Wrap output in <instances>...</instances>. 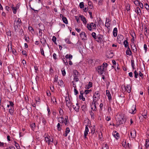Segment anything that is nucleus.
Wrapping results in <instances>:
<instances>
[{
    "label": "nucleus",
    "instance_id": "20e7f679",
    "mask_svg": "<svg viewBox=\"0 0 149 149\" xmlns=\"http://www.w3.org/2000/svg\"><path fill=\"white\" fill-rule=\"evenodd\" d=\"M80 36L82 40L85 41L87 40V36L85 32H81L80 34Z\"/></svg>",
    "mask_w": 149,
    "mask_h": 149
},
{
    "label": "nucleus",
    "instance_id": "e2e57ef3",
    "mask_svg": "<svg viewBox=\"0 0 149 149\" xmlns=\"http://www.w3.org/2000/svg\"><path fill=\"white\" fill-rule=\"evenodd\" d=\"M143 47H144V49L145 50V52H147V45L146 44H145L144 45Z\"/></svg>",
    "mask_w": 149,
    "mask_h": 149
},
{
    "label": "nucleus",
    "instance_id": "6e6552de",
    "mask_svg": "<svg viewBox=\"0 0 149 149\" xmlns=\"http://www.w3.org/2000/svg\"><path fill=\"white\" fill-rule=\"evenodd\" d=\"M96 99H94L93 100V102H92V104L91 105V109L93 111H96V106L95 104V103H96L97 100Z\"/></svg>",
    "mask_w": 149,
    "mask_h": 149
},
{
    "label": "nucleus",
    "instance_id": "c9c22d12",
    "mask_svg": "<svg viewBox=\"0 0 149 149\" xmlns=\"http://www.w3.org/2000/svg\"><path fill=\"white\" fill-rule=\"evenodd\" d=\"M62 19L63 20V22L65 24H68V20L67 19V18L66 17H64Z\"/></svg>",
    "mask_w": 149,
    "mask_h": 149
},
{
    "label": "nucleus",
    "instance_id": "58836bf2",
    "mask_svg": "<svg viewBox=\"0 0 149 149\" xmlns=\"http://www.w3.org/2000/svg\"><path fill=\"white\" fill-rule=\"evenodd\" d=\"M74 105L73 106V108H74V110L77 112H78L79 111V106H78V107H74Z\"/></svg>",
    "mask_w": 149,
    "mask_h": 149
},
{
    "label": "nucleus",
    "instance_id": "09e8293b",
    "mask_svg": "<svg viewBox=\"0 0 149 149\" xmlns=\"http://www.w3.org/2000/svg\"><path fill=\"white\" fill-rule=\"evenodd\" d=\"M134 77L136 78H137L138 77V76L139 75V74L138 72H137L136 70H135L134 72Z\"/></svg>",
    "mask_w": 149,
    "mask_h": 149
},
{
    "label": "nucleus",
    "instance_id": "a19ab883",
    "mask_svg": "<svg viewBox=\"0 0 149 149\" xmlns=\"http://www.w3.org/2000/svg\"><path fill=\"white\" fill-rule=\"evenodd\" d=\"M130 35L133 38H134V37L136 36V35L134 31H131Z\"/></svg>",
    "mask_w": 149,
    "mask_h": 149
},
{
    "label": "nucleus",
    "instance_id": "473e14b6",
    "mask_svg": "<svg viewBox=\"0 0 149 149\" xmlns=\"http://www.w3.org/2000/svg\"><path fill=\"white\" fill-rule=\"evenodd\" d=\"M65 122L64 121L63 123H64L66 125L67 124L69 123L68 116H66L65 117Z\"/></svg>",
    "mask_w": 149,
    "mask_h": 149
},
{
    "label": "nucleus",
    "instance_id": "c03bdc74",
    "mask_svg": "<svg viewBox=\"0 0 149 149\" xmlns=\"http://www.w3.org/2000/svg\"><path fill=\"white\" fill-rule=\"evenodd\" d=\"M65 41L66 43L68 44H70L72 43L69 38L65 39Z\"/></svg>",
    "mask_w": 149,
    "mask_h": 149
},
{
    "label": "nucleus",
    "instance_id": "c85d7f7f",
    "mask_svg": "<svg viewBox=\"0 0 149 149\" xmlns=\"http://www.w3.org/2000/svg\"><path fill=\"white\" fill-rule=\"evenodd\" d=\"M64 119L62 117L59 118L58 119V122L61 123H63L64 121Z\"/></svg>",
    "mask_w": 149,
    "mask_h": 149
},
{
    "label": "nucleus",
    "instance_id": "37998d69",
    "mask_svg": "<svg viewBox=\"0 0 149 149\" xmlns=\"http://www.w3.org/2000/svg\"><path fill=\"white\" fill-rule=\"evenodd\" d=\"M144 30L145 31L144 32V34L146 36H147L148 35V33H147V29L146 27V28H144Z\"/></svg>",
    "mask_w": 149,
    "mask_h": 149
},
{
    "label": "nucleus",
    "instance_id": "ddd939ff",
    "mask_svg": "<svg viewBox=\"0 0 149 149\" xmlns=\"http://www.w3.org/2000/svg\"><path fill=\"white\" fill-rule=\"evenodd\" d=\"M136 9L137 12L136 11L135 12L136 13L137 15L140 17L142 14L140 8L139 7H137L136 8Z\"/></svg>",
    "mask_w": 149,
    "mask_h": 149
},
{
    "label": "nucleus",
    "instance_id": "0e129e2a",
    "mask_svg": "<svg viewBox=\"0 0 149 149\" xmlns=\"http://www.w3.org/2000/svg\"><path fill=\"white\" fill-rule=\"evenodd\" d=\"M40 51L42 55H43L44 56H45V55L44 53V52L43 48H40Z\"/></svg>",
    "mask_w": 149,
    "mask_h": 149
},
{
    "label": "nucleus",
    "instance_id": "8fccbe9b",
    "mask_svg": "<svg viewBox=\"0 0 149 149\" xmlns=\"http://www.w3.org/2000/svg\"><path fill=\"white\" fill-rule=\"evenodd\" d=\"M93 38L95 39H96V33L95 32H93L91 34Z\"/></svg>",
    "mask_w": 149,
    "mask_h": 149
},
{
    "label": "nucleus",
    "instance_id": "052dcab7",
    "mask_svg": "<svg viewBox=\"0 0 149 149\" xmlns=\"http://www.w3.org/2000/svg\"><path fill=\"white\" fill-rule=\"evenodd\" d=\"M139 74L140 76L143 79L144 77V76L143 74L141 71H139Z\"/></svg>",
    "mask_w": 149,
    "mask_h": 149
},
{
    "label": "nucleus",
    "instance_id": "4c0bfd02",
    "mask_svg": "<svg viewBox=\"0 0 149 149\" xmlns=\"http://www.w3.org/2000/svg\"><path fill=\"white\" fill-rule=\"evenodd\" d=\"M63 81L61 80H59V81L58 82V84L61 86H62L63 85Z\"/></svg>",
    "mask_w": 149,
    "mask_h": 149
},
{
    "label": "nucleus",
    "instance_id": "412c9836",
    "mask_svg": "<svg viewBox=\"0 0 149 149\" xmlns=\"http://www.w3.org/2000/svg\"><path fill=\"white\" fill-rule=\"evenodd\" d=\"M72 82L73 84V86L74 88V94H75V95H76L78 94V91L77 90V89L76 86V85H75V86H74V81H72Z\"/></svg>",
    "mask_w": 149,
    "mask_h": 149
},
{
    "label": "nucleus",
    "instance_id": "4be33fe9",
    "mask_svg": "<svg viewBox=\"0 0 149 149\" xmlns=\"http://www.w3.org/2000/svg\"><path fill=\"white\" fill-rule=\"evenodd\" d=\"M79 17H81V19L82 21L84 24H86L87 22L85 17L83 15H80Z\"/></svg>",
    "mask_w": 149,
    "mask_h": 149
},
{
    "label": "nucleus",
    "instance_id": "aec40b11",
    "mask_svg": "<svg viewBox=\"0 0 149 149\" xmlns=\"http://www.w3.org/2000/svg\"><path fill=\"white\" fill-rule=\"evenodd\" d=\"M124 88L125 90L128 93H130L131 92V88L130 86L127 85L126 86H124Z\"/></svg>",
    "mask_w": 149,
    "mask_h": 149
},
{
    "label": "nucleus",
    "instance_id": "49530a36",
    "mask_svg": "<svg viewBox=\"0 0 149 149\" xmlns=\"http://www.w3.org/2000/svg\"><path fill=\"white\" fill-rule=\"evenodd\" d=\"M79 6L81 8L84 7V3L83 2H80L79 4Z\"/></svg>",
    "mask_w": 149,
    "mask_h": 149
},
{
    "label": "nucleus",
    "instance_id": "9b49d317",
    "mask_svg": "<svg viewBox=\"0 0 149 149\" xmlns=\"http://www.w3.org/2000/svg\"><path fill=\"white\" fill-rule=\"evenodd\" d=\"M130 135L132 138H134L136 137V132L135 130H132L130 132Z\"/></svg>",
    "mask_w": 149,
    "mask_h": 149
},
{
    "label": "nucleus",
    "instance_id": "39448f33",
    "mask_svg": "<svg viewBox=\"0 0 149 149\" xmlns=\"http://www.w3.org/2000/svg\"><path fill=\"white\" fill-rule=\"evenodd\" d=\"M97 69L98 70V72L100 74H103L104 68L102 65L98 66Z\"/></svg>",
    "mask_w": 149,
    "mask_h": 149
},
{
    "label": "nucleus",
    "instance_id": "a211bd4d",
    "mask_svg": "<svg viewBox=\"0 0 149 149\" xmlns=\"http://www.w3.org/2000/svg\"><path fill=\"white\" fill-rule=\"evenodd\" d=\"M117 29L116 27H115L113 29V35L114 37H116L117 35Z\"/></svg>",
    "mask_w": 149,
    "mask_h": 149
},
{
    "label": "nucleus",
    "instance_id": "6ab92c4d",
    "mask_svg": "<svg viewBox=\"0 0 149 149\" xmlns=\"http://www.w3.org/2000/svg\"><path fill=\"white\" fill-rule=\"evenodd\" d=\"M106 95L108 97L109 100H111V96L110 93L108 90L106 91Z\"/></svg>",
    "mask_w": 149,
    "mask_h": 149
},
{
    "label": "nucleus",
    "instance_id": "9d476101",
    "mask_svg": "<svg viewBox=\"0 0 149 149\" xmlns=\"http://www.w3.org/2000/svg\"><path fill=\"white\" fill-rule=\"evenodd\" d=\"M89 132L88 128V126L87 125L85 127V130L84 132V136L85 138H87V136L88 134V132Z\"/></svg>",
    "mask_w": 149,
    "mask_h": 149
},
{
    "label": "nucleus",
    "instance_id": "1a4fd4ad",
    "mask_svg": "<svg viewBox=\"0 0 149 149\" xmlns=\"http://www.w3.org/2000/svg\"><path fill=\"white\" fill-rule=\"evenodd\" d=\"M103 38V36L102 35L99 34L96 36V39H95L98 42H101L102 40V39Z\"/></svg>",
    "mask_w": 149,
    "mask_h": 149
},
{
    "label": "nucleus",
    "instance_id": "69168bd1",
    "mask_svg": "<svg viewBox=\"0 0 149 149\" xmlns=\"http://www.w3.org/2000/svg\"><path fill=\"white\" fill-rule=\"evenodd\" d=\"M42 122L43 123L44 125H45L46 123V121L45 119L43 118H42Z\"/></svg>",
    "mask_w": 149,
    "mask_h": 149
},
{
    "label": "nucleus",
    "instance_id": "a878e982",
    "mask_svg": "<svg viewBox=\"0 0 149 149\" xmlns=\"http://www.w3.org/2000/svg\"><path fill=\"white\" fill-rule=\"evenodd\" d=\"M82 110L83 111L85 112L87 110V106L86 104H85L84 105H82L81 107Z\"/></svg>",
    "mask_w": 149,
    "mask_h": 149
},
{
    "label": "nucleus",
    "instance_id": "f8f14e48",
    "mask_svg": "<svg viewBox=\"0 0 149 149\" xmlns=\"http://www.w3.org/2000/svg\"><path fill=\"white\" fill-rule=\"evenodd\" d=\"M111 20L109 19L106 18V22L105 24V26L107 28H109L110 27Z\"/></svg>",
    "mask_w": 149,
    "mask_h": 149
},
{
    "label": "nucleus",
    "instance_id": "bf43d9fd",
    "mask_svg": "<svg viewBox=\"0 0 149 149\" xmlns=\"http://www.w3.org/2000/svg\"><path fill=\"white\" fill-rule=\"evenodd\" d=\"M145 6L147 10H149V6L147 3H146L145 5Z\"/></svg>",
    "mask_w": 149,
    "mask_h": 149
},
{
    "label": "nucleus",
    "instance_id": "b1692460",
    "mask_svg": "<svg viewBox=\"0 0 149 149\" xmlns=\"http://www.w3.org/2000/svg\"><path fill=\"white\" fill-rule=\"evenodd\" d=\"M70 132V128L67 127L66 128L65 131V133L64 134V136L65 137L67 136L68 135V134Z\"/></svg>",
    "mask_w": 149,
    "mask_h": 149
},
{
    "label": "nucleus",
    "instance_id": "5fc2aeb1",
    "mask_svg": "<svg viewBox=\"0 0 149 149\" xmlns=\"http://www.w3.org/2000/svg\"><path fill=\"white\" fill-rule=\"evenodd\" d=\"M102 66L103 67V68H107L108 66V64H107L106 63H104L102 64Z\"/></svg>",
    "mask_w": 149,
    "mask_h": 149
},
{
    "label": "nucleus",
    "instance_id": "7c9ffc66",
    "mask_svg": "<svg viewBox=\"0 0 149 149\" xmlns=\"http://www.w3.org/2000/svg\"><path fill=\"white\" fill-rule=\"evenodd\" d=\"M123 44L124 45L125 47L127 48L128 46V43L127 40H125L123 42Z\"/></svg>",
    "mask_w": 149,
    "mask_h": 149
},
{
    "label": "nucleus",
    "instance_id": "393cba45",
    "mask_svg": "<svg viewBox=\"0 0 149 149\" xmlns=\"http://www.w3.org/2000/svg\"><path fill=\"white\" fill-rule=\"evenodd\" d=\"M93 23L91 22L90 24L89 25L88 24H87V27L89 31H91L92 30V28L91 26H93Z\"/></svg>",
    "mask_w": 149,
    "mask_h": 149
},
{
    "label": "nucleus",
    "instance_id": "0eeeda50",
    "mask_svg": "<svg viewBox=\"0 0 149 149\" xmlns=\"http://www.w3.org/2000/svg\"><path fill=\"white\" fill-rule=\"evenodd\" d=\"M136 111L135 105H133L129 110V112L133 114H134Z\"/></svg>",
    "mask_w": 149,
    "mask_h": 149
},
{
    "label": "nucleus",
    "instance_id": "f3484780",
    "mask_svg": "<svg viewBox=\"0 0 149 149\" xmlns=\"http://www.w3.org/2000/svg\"><path fill=\"white\" fill-rule=\"evenodd\" d=\"M126 54L129 56H131L132 54V52L129 47L127 48V49L126 52Z\"/></svg>",
    "mask_w": 149,
    "mask_h": 149
},
{
    "label": "nucleus",
    "instance_id": "5701e85b",
    "mask_svg": "<svg viewBox=\"0 0 149 149\" xmlns=\"http://www.w3.org/2000/svg\"><path fill=\"white\" fill-rule=\"evenodd\" d=\"M40 42L42 44L43 47H45L47 43L46 40L44 38L41 39Z\"/></svg>",
    "mask_w": 149,
    "mask_h": 149
},
{
    "label": "nucleus",
    "instance_id": "4468645a",
    "mask_svg": "<svg viewBox=\"0 0 149 149\" xmlns=\"http://www.w3.org/2000/svg\"><path fill=\"white\" fill-rule=\"evenodd\" d=\"M113 135L117 139H118L119 138V134L116 131H115L113 133Z\"/></svg>",
    "mask_w": 149,
    "mask_h": 149
},
{
    "label": "nucleus",
    "instance_id": "f704fd0d",
    "mask_svg": "<svg viewBox=\"0 0 149 149\" xmlns=\"http://www.w3.org/2000/svg\"><path fill=\"white\" fill-rule=\"evenodd\" d=\"M57 130L59 131H60L62 129L61 126L62 125H61L60 124L58 123L57 125Z\"/></svg>",
    "mask_w": 149,
    "mask_h": 149
},
{
    "label": "nucleus",
    "instance_id": "3c124183",
    "mask_svg": "<svg viewBox=\"0 0 149 149\" xmlns=\"http://www.w3.org/2000/svg\"><path fill=\"white\" fill-rule=\"evenodd\" d=\"M61 72L62 73V74L63 76H64L66 74V72L65 69L63 68L61 70Z\"/></svg>",
    "mask_w": 149,
    "mask_h": 149
},
{
    "label": "nucleus",
    "instance_id": "de8ad7c7",
    "mask_svg": "<svg viewBox=\"0 0 149 149\" xmlns=\"http://www.w3.org/2000/svg\"><path fill=\"white\" fill-rule=\"evenodd\" d=\"M108 146L107 144H105L103 145L102 149H108Z\"/></svg>",
    "mask_w": 149,
    "mask_h": 149
},
{
    "label": "nucleus",
    "instance_id": "7ed1b4c3",
    "mask_svg": "<svg viewBox=\"0 0 149 149\" xmlns=\"http://www.w3.org/2000/svg\"><path fill=\"white\" fill-rule=\"evenodd\" d=\"M45 140L47 142H48L49 145L51 142H53V138H51L49 135L47 134L45 136Z\"/></svg>",
    "mask_w": 149,
    "mask_h": 149
},
{
    "label": "nucleus",
    "instance_id": "13d9d810",
    "mask_svg": "<svg viewBox=\"0 0 149 149\" xmlns=\"http://www.w3.org/2000/svg\"><path fill=\"white\" fill-rule=\"evenodd\" d=\"M31 129L33 130L36 127L35 123H33L31 125Z\"/></svg>",
    "mask_w": 149,
    "mask_h": 149
},
{
    "label": "nucleus",
    "instance_id": "cd10ccee",
    "mask_svg": "<svg viewBox=\"0 0 149 149\" xmlns=\"http://www.w3.org/2000/svg\"><path fill=\"white\" fill-rule=\"evenodd\" d=\"M131 65L132 69L133 70H134L135 69V68L134 67L135 66V64H134V60H131Z\"/></svg>",
    "mask_w": 149,
    "mask_h": 149
},
{
    "label": "nucleus",
    "instance_id": "2f4dec72",
    "mask_svg": "<svg viewBox=\"0 0 149 149\" xmlns=\"http://www.w3.org/2000/svg\"><path fill=\"white\" fill-rule=\"evenodd\" d=\"M146 147L147 148H149V141L148 139H146L145 143Z\"/></svg>",
    "mask_w": 149,
    "mask_h": 149
},
{
    "label": "nucleus",
    "instance_id": "680f3d73",
    "mask_svg": "<svg viewBox=\"0 0 149 149\" xmlns=\"http://www.w3.org/2000/svg\"><path fill=\"white\" fill-rule=\"evenodd\" d=\"M9 102L10 103V106L13 108L14 104H13V102L11 101H9Z\"/></svg>",
    "mask_w": 149,
    "mask_h": 149
},
{
    "label": "nucleus",
    "instance_id": "bb28decb",
    "mask_svg": "<svg viewBox=\"0 0 149 149\" xmlns=\"http://www.w3.org/2000/svg\"><path fill=\"white\" fill-rule=\"evenodd\" d=\"M123 38L124 37L123 36L121 35H118L117 37L118 40L120 41L123 40Z\"/></svg>",
    "mask_w": 149,
    "mask_h": 149
},
{
    "label": "nucleus",
    "instance_id": "79ce46f5",
    "mask_svg": "<svg viewBox=\"0 0 149 149\" xmlns=\"http://www.w3.org/2000/svg\"><path fill=\"white\" fill-rule=\"evenodd\" d=\"M73 76H77V75L78 74L79 72L78 71H77V70H73Z\"/></svg>",
    "mask_w": 149,
    "mask_h": 149
},
{
    "label": "nucleus",
    "instance_id": "338daca9",
    "mask_svg": "<svg viewBox=\"0 0 149 149\" xmlns=\"http://www.w3.org/2000/svg\"><path fill=\"white\" fill-rule=\"evenodd\" d=\"M51 100L52 101H53V102L54 103V102H56V98L54 97H53V98H51Z\"/></svg>",
    "mask_w": 149,
    "mask_h": 149
},
{
    "label": "nucleus",
    "instance_id": "6e6d98bb",
    "mask_svg": "<svg viewBox=\"0 0 149 149\" xmlns=\"http://www.w3.org/2000/svg\"><path fill=\"white\" fill-rule=\"evenodd\" d=\"M74 81H75L76 82L78 81L79 80V79L78 78L77 76H74Z\"/></svg>",
    "mask_w": 149,
    "mask_h": 149
},
{
    "label": "nucleus",
    "instance_id": "dca6fc26",
    "mask_svg": "<svg viewBox=\"0 0 149 149\" xmlns=\"http://www.w3.org/2000/svg\"><path fill=\"white\" fill-rule=\"evenodd\" d=\"M131 49L133 50V51L134 53L136 52V47L134 44L133 43L132 45H131Z\"/></svg>",
    "mask_w": 149,
    "mask_h": 149
},
{
    "label": "nucleus",
    "instance_id": "c756f323",
    "mask_svg": "<svg viewBox=\"0 0 149 149\" xmlns=\"http://www.w3.org/2000/svg\"><path fill=\"white\" fill-rule=\"evenodd\" d=\"M40 98L38 97L36 98V103L39 104L40 102Z\"/></svg>",
    "mask_w": 149,
    "mask_h": 149
},
{
    "label": "nucleus",
    "instance_id": "f257e3e1",
    "mask_svg": "<svg viewBox=\"0 0 149 149\" xmlns=\"http://www.w3.org/2000/svg\"><path fill=\"white\" fill-rule=\"evenodd\" d=\"M116 120L117 122V124L118 126L123 124L126 121V119L124 117L123 114H119L117 116Z\"/></svg>",
    "mask_w": 149,
    "mask_h": 149
},
{
    "label": "nucleus",
    "instance_id": "72a5a7b5",
    "mask_svg": "<svg viewBox=\"0 0 149 149\" xmlns=\"http://www.w3.org/2000/svg\"><path fill=\"white\" fill-rule=\"evenodd\" d=\"M10 48H11V49H12V52L13 54L15 55H16V53H17V52H16V50H15V49H12L11 44V45H10Z\"/></svg>",
    "mask_w": 149,
    "mask_h": 149
},
{
    "label": "nucleus",
    "instance_id": "603ef678",
    "mask_svg": "<svg viewBox=\"0 0 149 149\" xmlns=\"http://www.w3.org/2000/svg\"><path fill=\"white\" fill-rule=\"evenodd\" d=\"M95 126H94L93 127L92 129H91V133L92 134H94L95 132Z\"/></svg>",
    "mask_w": 149,
    "mask_h": 149
},
{
    "label": "nucleus",
    "instance_id": "f03ea898",
    "mask_svg": "<svg viewBox=\"0 0 149 149\" xmlns=\"http://www.w3.org/2000/svg\"><path fill=\"white\" fill-rule=\"evenodd\" d=\"M22 22L21 20L19 18H18L17 20L16 19L15 20L14 22V28L15 32L18 28L19 26H20V24L22 23Z\"/></svg>",
    "mask_w": 149,
    "mask_h": 149
},
{
    "label": "nucleus",
    "instance_id": "ea45409f",
    "mask_svg": "<svg viewBox=\"0 0 149 149\" xmlns=\"http://www.w3.org/2000/svg\"><path fill=\"white\" fill-rule=\"evenodd\" d=\"M12 9L13 13L15 14H16L17 12V9L15 7H13V8H12Z\"/></svg>",
    "mask_w": 149,
    "mask_h": 149
},
{
    "label": "nucleus",
    "instance_id": "774afa93",
    "mask_svg": "<svg viewBox=\"0 0 149 149\" xmlns=\"http://www.w3.org/2000/svg\"><path fill=\"white\" fill-rule=\"evenodd\" d=\"M15 145L17 149H20V147L18 143L15 144Z\"/></svg>",
    "mask_w": 149,
    "mask_h": 149
},
{
    "label": "nucleus",
    "instance_id": "e433bc0d",
    "mask_svg": "<svg viewBox=\"0 0 149 149\" xmlns=\"http://www.w3.org/2000/svg\"><path fill=\"white\" fill-rule=\"evenodd\" d=\"M6 34L7 35V36H10L11 35V31L10 30H8V31L7 30L6 31Z\"/></svg>",
    "mask_w": 149,
    "mask_h": 149
},
{
    "label": "nucleus",
    "instance_id": "864d4df0",
    "mask_svg": "<svg viewBox=\"0 0 149 149\" xmlns=\"http://www.w3.org/2000/svg\"><path fill=\"white\" fill-rule=\"evenodd\" d=\"M140 2L138 0H136L134 2V3L136 5L139 6V4Z\"/></svg>",
    "mask_w": 149,
    "mask_h": 149
},
{
    "label": "nucleus",
    "instance_id": "423d86ee",
    "mask_svg": "<svg viewBox=\"0 0 149 149\" xmlns=\"http://www.w3.org/2000/svg\"><path fill=\"white\" fill-rule=\"evenodd\" d=\"M93 98L96 99L97 101L100 98V94L98 91H95L93 95Z\"/></svg>",
    "mask_w": 149,
    "mask_h": 149
},
{
    "label": "nucleus",
    "instance_id": "2eb2a0df",
    "mask_svg": "<svg viewBox=\"0 0 149 149\" xmlns=\"http://www.w3.org/2000/svg\"><path fill=\"white\" fill-rule=\"evenodd\" d=\"M65 101L67 106L69 108L70 106V102L69 97H66L65 98Z\"/></svg>",
    "mask_w": 149,
    "mask_h": 149
},
{
    "label": "nucleus",
    "instance_id": "4d7b16f0",
    "mask_svg": "<svg viewBox=\"0 0 149 149\" xmlns=\"http://www.w3.org/2000/svg\"><path fill=\"white\" fill-rule=\"evenodd\" d=\"M90 113L91 116V118L93 119L94 118V113H93V112L92 111H91L90 112Z\"/></svg>",
    "mask_w": 149,
    "mask_h": 149
},
{
    "label": "nucleus",
    "instance_id": "a18cd8bd",
    "mask_svg": "<svg viewBox=\"0 0 149 149\" xmlns=\"http://www.w3.org/2000/svg\"><path fill=\"white\" fill-rule=\"evenodd\" d=\"M9 112L11 115H13V109L12 108L9 109Z\"/></svg>",
    "mask_w": 149,
    "mask_h": 149
}]
</instances>
